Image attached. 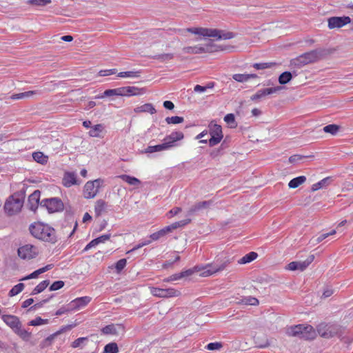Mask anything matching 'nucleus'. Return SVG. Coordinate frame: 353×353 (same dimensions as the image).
<instances>
[{
    "label": "nucleus",
    "instance_id": "obj_1",
    "mask_svg": "<svg viewBox=\"0 0 353 353\" xmlns=\"http://www.w3.org/2000/svg\"><path fill=\"white\" fill-rule=\"evenodd\" d=\"M31 234L41 241L54 243L57 241L54 230L41 222L34 223L30 226Z\"/></svg>",
    "mask_w": 353,
    "mask_h": 353
},
{
    "label": "nucleus",
    "instance_id": "obj_2",
    "mask_svg": "<svg viewBox=\"0 0 353 353\" xmlns=\"http://www.w3.org/2000/svg\"><path fill=\"white\" fill-rule=\"evenodd\" d=\"M185 31L202 36L203 37H216L219 40L230 39L234 37V34L231 32H225L217 29L204 28H189Z\"/></svg>",
    "mask_w": 353,
    "mask_h": 353
},
{
    "label": "nucleus",
    "instance_id": "obj_3",
    "mask_svg": "<svg viewBox=\"0 0 353 353\" xmlns=\"http://www.w3.org/2000/svg\"><path fill=\"white\" fill-rule=\"evenodd\" d=\"M23 203L24 196L19 192L14 193L5 202L3 207L5 212L8 216H13L19 213L23 208Z\"/></svg>",
    "mask_w": 353,
    "mask_h": 353
},
{
    "label": "nucleus",
    "instance_id": "obj_4",
    "mask_svg": "<svg viewBox=\"0 0 353 353\" xmlns=\"http://www.w3.org/2000/svg\"><path fill=\"white\" fill-rule=\"evenodd\" d=\"M286 333L288 336H299L305 340L312 339L315 337L316 333L311 325H296L287 329Z\"/></svg>",
    "mask_w": 353,
    "mask_h": 353
},
{
    "label": "nucleus",
    "instance_id": "obj_5",
    "mask_svg": "<svg viewBox=\"0 0 353 353\" xmlns=\"http://www.w3.org/2000/svg\"><path fill=\"white\" fill-rule=\"evenodd\" d=\"M228 265L225 261L221 263H209L206 265H196L192 268L194 273L201 272L200 275L203 277L209 276L218 272L223 270Z\"/></svg>",
    "mask_w": 353,
    "mask_h": 353
},
{
    "label": "nucleus",
    "instance_id": "obj_6",
    "mask_svg": "<svg viewBox=\"0 0 353 353\" xmlns=\"http://www.w3.org/2000/svg\"><path fill=\"white\" fill-rule=\"evenodd\" d=\"M321 55V52L319 50H314L310 52L302 54L296 59L292 60V64L301 67L305 65L314 63L319 60Z\"/></svg>",
    "mask_w": 353,
    "mask_h": 353
},
{
    "label": "nucleus",
    "instance_id": "obj_7",
    "mask_svg": "<svg viewBox=\"0 0 353 353\" xmlns=\"http://www.w3.org/2000/svg\"><path fill=\"white\" fill-rule=\"evenodd\" d=\"M104 180L97 179L88 181L83 188V196L85 199H92L98 193L99 188L103 185Z\"/></svg>",
    "mask_w": 353,
    "mask_h": 353
},
{
    "label": "nucleus",
    "instance_id": "obj_8",
    "mask_svg": "<svg viewBox=\"0 0 353 353\" xmlns=\"http://www.w3.org/2000/svg\"><path fill=\"white\" fill-rule=\"evenodd\" d=\"M150 291L153 296L159 298L176 297L179 296L181 294L179 290L172 288L164 289L160 288L150 287Z\"/></svg>",
    "mask_w": 353,
    "mask_h": 353
},
{
    "label": "nucleus",
    "instance_id": "obj_9",
    "mask_svg": "<svg viewBox=\"0 0 353 353\" xmlns=\"http://www.w3.org/2000/svg\"><path fill=\"white\" fill-rule=\"evenodd\" d=\"M319 335L325 339L336 336L339 332V327L335 324H320L317 327Z\"/></svg>",
    "mask_w": 353,
    "mask_h": 353
},
{
    "label": "nucleus",
    "instance_id": "obj_10",
    "mask_svg": "<svg viewBox=\"0 0 353 353\" xmlns=\"http://www.w3.org/2000/svg\"><path fill=\"white\" fill-rule=\"evenodd\" d=\"M210 134L211 136L208 141L210 146L212 147L219 143L223 139L221 126L215 123L210 124Z\"/></svg>",
    "mask_w": 353,
    "mask_h": 353
},
{
    "label": "nucleus",
    "instance_id": "obj_11",
    "mask_svg": "<svg viewBox=\"0 0 353 353\" xmlns=\"http://www.w3.org/2000/svg\"><path fill=\"white\" fill-rule=\"evenodd\" d=\"M37 248L30 244H27L18 249V255L23 259H30L37 255Z\"/></svg>",
    "mask_w": 353,
    "mask_h": 353
},
{
    "label": "nucleus",
    "instance_id": "obj_12",
    "mask_svg": "<svg viewBox=\"0 0 353 353\" xmlns=\"http://www.w3.org/2000/svg\"><path fill=\"white\" fill-rule=\"evenodd\" d=\"M41 204L45 206L50 213L58 212L63 209L62 201L57 198H51L41 201Z\"/></svg>",
    "mask_w": 353,
    "mask_h": 353
},
{
    "label": "nucleus",
    "instance_id": "obj_13",
    "mask_svg": "<svg viewBox=\"0 0 353 353\" xmlns=\"http://www.w3.org/2000/svg\"><path fill=\"white\" fill-rule=\"evenodd\" d=\"M314 256L310 255L305 261H292L288 265L287 270L294 271V270H305L309 265L314 261Z\"/></svg>",
    "mask_w": 353,
    "mask_h": 353
},
{
    "label": "nucleus",
    "instance_id": "obj_14",
    "mask_svg": "<svg viewBox=\"0 0 353 353\" xmlns=\"http://www.w3.org/2000/svg\"><path fill=\"white\" fill-rule=\"evenodd\" d=\"M351 19L349 17H333L328 19L330 29L339 28L350 23Z\"/></svg>",
    "mask_w": 353,
    "mask_h": 353
},
{
    "label": "nucleus",
    "instance_id": "obj_15",
    "mask_svg": "<svg viewBox=\"0 0 353 353\" xmlns=\"http://www.w3.org/2000/svg\"><path fill=\"white\" fill-rule=\"evenodd\" d=\"M282 88H283L281 86H276V87L268 88L259 90L254 94H253L251 97V100H252V101L260 100L262 98H263L268 95L278 92L279 91L281 90Z\"/></svg>",
    "mask_w": 353,
    "mask_h": 353
},
{
    "label": "nucleus",
    "instance_id": "obj_16",
    "mask_svg": "<svg viewBox=\"0 0 353 353\" xmlns=\"http://www.w3.org/2000/svg\"><path fill=\"white\" fill-rule=\"evenodd\" d=\"M90 301L91 298L90 296H82L77 298L68 304L69 310H71V311L79 310L86 306Z\"/></svg>",
    "mask_w": 353,
    "mask_h": 353
},
{
    "label": "nucleus",
    "instance_id": "obj_17",
    "mask_svg": "<svg viewBox=\"0 0 353 353\" xmlns=\"http://www.w3.org/2000/svg\"><path fill=\"white\" fill-rule=\"evenodd\" d=\"M212 203V201H204L195 203L187 212V216H190L203 209L209 208Z\"/></svg>",
    "mask_w": 353,
    "mask_h": 353
},
{
    "label": "nucleus",
    "instance_id": "obj_18",
    "mask_svg": "<svg viewBox=\"0 0 353 353\" xmlns=\"http://www.w3.org/2000/svg\"><path fill=\"white\" fill-rule=\"evenodd\" d=\"M1 319L13 331L21 323L19 319L14 315L3 314L1 316Z\"/></svg>",
    "mask_w": 353,
    "mask_h": 353
},
{
    "label": "nucleus",
    "instance_id": "obj_19",
    "mask_svg": "<svg viewBox=\"0 0 353 353\" xmlns=\"http://www.w3.org/2000/svg\"><path fill=\"white\" fill-rule=\"evenodd\" d=\"M183 133L181 131L172 132L170 135L165 137L163 139L164 143H168L169 149L174 146V143L177 141L183 139Z\"/></svg>",
    "mask_w": 353,
    "mask_h": 353
},
{
    "label": "nucleus",
    "instance_id": "obj_20",
    "mask_svg": "<svg viewBox=\"0 0 353 353\" xmlns=\"http://www.w3.org/2000/svg\"><path fill=\"white\" fill-rule=\"evenodd\" d=\"M122 96H136L145 93L144 88H139L134 86L121 87Z\"/></svg>",
    "mask_w": 353,
    "mask_h": 353
},
{
    "label": "nucleus",
    "instance_id": "obj_21",
    "mask_svg": "<svg viewBox=\"0 0 353 353\" xmlns=\"http://www.w3.org/2000/svg\"><path fill=\"white\" fill-rule=\"evenodd\" d=\"M108 205V203L105 202L103 199H99L96 201L94 205V213L95 216L99 217L101 216L103 214L107 212Z\"/></svg>",
    "mask_w": 353,
    "mask_h": 353
},
{
    "label": "nucleus",
    "instance_id": "obj_22",
    "mask_svg": "<svg viewBox=\"0 0 353 353\" xmlns=\"http://www.w3.org/2000/svg\"><path fill=\"white\" fill-rule=\"evenodd\" d=\"M40 199V191L35 190L33 193H32L28 197V205L29 208L32 211H34L39 205Z\"/></svg>",
    "mask_w": 353,
    "mask_h": 353
},
{
    "label": "nucleus",
    "instance_id": "obj_23",
    "mask_svg": "<svg viewBox=\"0 0 353 353\" xmlns=\"http://www.w3.org/2000/svg\"><path fill=\"white\" fill-rule=\"evenodd\" d=\"M77 183V174L74 172H65L63 178V184L65 187H70Z\"/></svg>",
    "mask_w": 353,
    "mask_h": 353
},
{
    "label": "nucleus",
    "instance_id": "obj_24",
    "mask_svg": "<svg viewBox=\"0 0 353 353\" xmlns=\"http://www.w3.org/2000/svg\"><path fill=\"white\" fill-rule=\"evenodd\" d=\"M168 143H163L161 144H159L157 145H149L148 146L145 150V153H153V152H161L163 150H166L169 149V145H168Z\"/></svg>",
    "mask_w": 353,
    "mask_h": 353
},
{
    "label": "nucleus",
    "instance_id": "obj_25",
    "mask_svg": "<svg viewBox=\"0 0 353 353\" xmlns=\"http://www.w3.org/2000/svg\"><path fill=\"white\" fill-rule=\"evenodd\" d=\"M332 181V179L331 177H325L323 179L321 180L320 181L313 184L312 185V191L314 192L318 190L325 188L327 187Z\"/></svg>",
    "mask_w": 353,
    "mask_h": 353
},
{
    "label": "nucleus",
    "instance_id": "obj_26",
    "mask_svg": "<svg viewBox=\"0 0 353 353\" xmlns=\"http://www.w3.org/2000/svg\"><path fill=\"white\" fill-rule=\"evenodd\" d=\"M104 126L103 124H97L91 128L88 132V134L91 137L99 138L101 137V133L104 131Z\"/></svg>",
    "mask_w": 353,
    "mask_h": 353
},
{
    "label": "nucleus",
    "instance_id": "obj_27",
    "mask_svg": "<svg viewBox=\"0 0 353 353\" xmlns=\"http://www.w3.org/2000/svg\"><path fill=\"white\" fill-rule=\"evenodd\" d=\"M118 330H123V327L121 326V325L111 324L105 326L101 331L104 334L116 335L118 334Z\"/></svg>",
    "mask_w": 353,
    "mask_h": 353
},
{
    "label": "nucleus",
    "instance_id": "obj_28",
    "mask_svg": "<svg viewBox=\"0 0 353 353\" xmlns=\"http://www.w3.org/2000/svg\"><path fill=\"white\" fill-rule=\"evenodd\" d=\"M134 112L137 113L139 112H148L151 114L156 113V109L151 103H145L142 105L138 106L134 109Z\"/></svg>",
    "mask_w": 353,
    "mask_h": 353
},
{
    "label": "nucleus",
    "instance_id": "obj_29",
    "mask_svg": "<svg viewBox=\"0 0 353 353\" xmlns=\"http://www.w3.org/2000/svg\"><path fill=\"white\" fill-rule=\"evenodd\" d=\"M182 51L184 54H202L203 49L201 48V45H195L193 46H186L183 48Z\"/></svg>",
    "mask_w": 353,
    "mask_h": 353
},
{
    "label": "nucleus",
    "instance_id": "obj_30",
    "mask_svg": "<svg viewBox=\"0 0 353 353\" xmlns=\"http://www.w3.org/2000/svg\"><path fill=\"white\" fill-rule=\"evenodd\" d=\"M201 48L203 49V53H212L223 50L219 46L215 45L212 41L201 46Z\"/></svg>",
    "mask_w": 353,
    "mask_h": 353
},
{
    "label": "nucleus",
    "instance_id": "obj_31",
    "mask_svg": "<svg viewBox=\"0 0 353 353\" xmlns=\"http://www.w3.org/2000/svg\"><path fill=\"white\" fill-rule=\"evenodd\" d=\"M118 178L121 179L125 182L128 183L129 185H134V186H139L141 185V181L134 176H131L130 175L127 174H122L117 176Z\"/></svg>",
    "mask_w": 353,
    "mask_h": 353
},
{
    "label": "nucleus",
    "instance_id": "obj_32",
    "mask_svg": "<svg viewBox=\"0 0 353 353\" xmlns=\"http://www.w3.org/2000/svg\"><path fill=\"white\" fill-rule=\"evenodd\" d=\"M122 96L121 88L106 90L102 95L95 97L96 99H102L105 97Z\"/></svg>",
    "mask_w": 353,
    "mask_h": 353
},
{
    "label": "nucleus",
    "instance_id": "obj_33",
    "mask_svg": "<svg viewBox=\"0 0 353 353\" xmlns=\"http://www.w3.org/2000/svg\"><path fill=\"white\" fill-rule=\"evenodd\" d=\"M14 332L25 341L29 340L31 336V334L29 332L22 328L21 323L14 330Z\"/></svg>",
    "mask_w": 353,
    "mask_h": 353
},
{
    "label": "nucleus",
    "instance_id": "obj_34",
    "mask_svg": "<svg viewBox=\"0 0 353 353\" xmlns=\"http://www.w3.org/2000/svg\"><path fill=\"white\" fill-rule=\"evenodd\" d=\"M305 181L306 177L305 176H300L292 179L289 182L288 186L290 188H296L299 187L300 185L303 184Z\"/></svg>",
    "mask_w": 353,
    "mask_h": 353
},
{
    "label": "nucleus",
    "instance_id": "obj_35",
    "mask_svg": "<svg viewBox=\"0 0 353 353\" xmlns=\"http://www.w3.org/2000/svg\"><path fill=\"white\" fill-rule=\"evenodd\" d=\"M32 158L33 159L42 165H44L47 163L48 162V157L44 155L43 152H35L32 154Z\"/></svg>",
    "mask_w": 353,
    "mask_h": 353
},
{
    "label": "nucleus",
    "instance_id": "obj_36",
    "mask_svg": "<svg viewBox=\"0 0 353 353\" xmlns=\"http://www.w3.org/2000/svg\"><path fill=\"white\" fill-rule=\"evenodd\" d=\"M190 221H191L190 219H185L184 220H181L180 221H177V222L173 223L170 225L166 226V228H170L169 229V232H171L172 230H175V229L178 228H181V227L185 226V225H187L189 223H190Z\"/></svg>",
    "mask_w": 353,
    "mask_h": 353
},
{
    "label": "nucleus",
    "instance_id": "obj_37",
    "mask_svg": "<svg viewBox=\"0 0 353 353\" xmlns=\"http://www.w3.org/2000/svg\"><path fill=\"white\" fill-rule=\"evenodd\" d=\"M257 256H258L257 253H256L254 252H249L248 254H247L244 256H243L239 261V263L241 264H245V263H250V262L254 261L255 259H256Z\"/></svg>",
    "mask_w": 353,
    "mask_h": 353
},
{
    "label": "nucleus",
    "instance_id": "obj_38",
    "mask_svg": "<svg viewBox=\"0 0 353 353\" xmlns=\"http://www.w3.org/2000/svg\"><path fill=\"white\" fill-rule=\"evenodd\" d=\"M50 284V281L48 280H45L39 283L32 290V294H37L39 293L42 292Z\"/></svg>",
    "mask_w": 353,
    "mask_h": 353
},
{
    "label": "nucleus",
    "instance_id": "obj_39",
    "mask_svg": "<svg viewBox=\"0 0 353 353\" xmlns=\"http://www.w3.org/2000/svg\"><path fill=\"white\" fill-rule=\"evenodd\" d=\"M169 229L170 228L165 227L159 231L152 234L150 237L152 241H157L169 233Z\"/></svg>",
    "mask_w": 353,
    "mask_h": 353
},
{
    "label": "nucleus",
    "instance_id": "obj_40",
    "mask_svg": "<svg viewBox=\"0 0 353 353\" xmlns=\"http://www.w3.org/2000/svg\"><path fill=\"white\" fill-rule=\"evenodd\" d=\"M292 75L290 72H284L279 77V82L280 84H286L291 81Z\"/></svg>",
    "mask_w": 353,
    "mask_h": 353
},
{
    "label": "nucleus",
    "instance_id": "obj_41",
    "mask_svg": "<svg viewBox=\"0 0 353 353\" xmlns=\"http://www.w3.org/2000/svg\"><path fill=\"white\" fill-rule=\"evenodd\" d=\"M276 63L275 62H265V63H256L253 64V68L256 70H265L267 68H271L275 66Z\"/></svg>",
    "mask_w": 353,
    "mask_h": 353
},
{
    "label": "nucleus",
    "instance_id": "obj_42",
    "mask_svg": "<svg viewBox=\"0 0 353 353\" xmlns=\"http://www.w3.org/2000/svg\"><path fill=\"white\" fill-rule=\"evenodd\" d=\"M340 129V126L336 124H329L323 128V131L332 135H336Z\"/></svg>",
    "mask_w": 353,
    "mask_h": 353
},
{
    "label": "nucleus",
    "instance_id": "obj_43",
    "mask_svg": "<svg viewBox=\"0 0 353 353\" xmlns=\"http://www.w3.org/2000/svg\"><path fill=\"white\" fill-rule=\"evenodd\" d=\"M119 347L116 343H110L104 347L103 353H118Z\"/></svg>",
    "mask_w": 353,
    "mask_h": 353
},
{
    "label": "nucleus",
    "instance_id": "obj_44",
    "mask_svg": "<svg viewBox=\"0 0 353 353\" xmlns=\"http://www.w3.org/2000/svg\"><path fill=\"white\" fill-rule=\"evenodd\" d=\"M141 72L139 71H127V72H121L118 73V77L121 78L129 77V78H136L140 77Z\"/></svg>",
    "mask_w": 353,
    "mask_h": 353
},
{
    "label": "nucleus",
    "instance_id": "obj_45",
    "mask_svg": "<svg viewBox=\"0 0 353 353\" xmlns=\"http://www.w3.org/2000/svg\"><path fill=\"white\" fill-rule=\"evenodd\" d=\"M24 288V284L23 283H19L16 285H14L9 292V295L10 296H14L19 294Z\"/></svg>",
    "mask_w": 353,
    "mask_h": 353
},
{
    "label": "nucleus",
    "instance_id": "obj_46",
    "mask_svg": "<svg viewBox=\"0 0 353 353\" xmlns=\"http://www.w3.org/2000/svg\"><path fill=\"white\" fill-rule=\"evenodd\" d=\"M88 341V337H80L74 341L71 345L73 348L82 347L83 345Z\"/></svg>",
    "mask_w": 353,
    "mask_h": 353
},
{
    "label": "nucleus",
    "instance_id": "obj_47",
    "mask_svg": "<svg viewBox=\"0 0 353 353\" xmlns=\"http://www.w3.org/2000/svg\"><path fill=\"white\" fill-rule=\"evenodd\" d=\"M183 121V118L179 116L168 117L165 119V121L168 124H178L182 123Z\"/></svg>",
    "mask_w": 353,
    "mask_h": 353
},
{
    "label": "nucleus",
    "instance_id": "obj_48",
    "mask_svg": "<svg viewBox=\"0 0 353 353\" xmlns=\"http://www.w3.org/2000/svg\"><path fill=\"white\" fill-rule=\"evenodd\" d=\"M48 323V319H41V317H37L34 319L30 321L29 322V325H32V326H38V325L47 324Z\"/></svg>",
    "mask_w": 353,
    "mask_h": 353
},
{
    "label": "nucleus",
    "instance_id": "obj_49",
    "mask_svg": "<svg viewBox=\"0 0 353 353\" xmlns=\"http://www.w3.org/2000/svg\"><path fill=\"white\" fill-rule=\"evenodd\" d=\"M241 303H243L245 305H256L259 303V301L256 298L248 296L243 298L241 300Z\"/></svg>",
    "mask_w": 353,
    "mask_h": 353
},
{
    "label": "nucleus",
    "instance_id": "obj_50",
    "mask_svg": "<svg viewBox=\"0 0 353 353\" xmlns=\"http://www.w3.org/2000/svg\"><path fill=\"white\" fill-rule=\"evenodd\" d=\"M51 3V0H29L28 3L37 6H44Z\"/></svg>",
    "mask_w": 353,
    "mask_h": 353
},
{
    "label": "nucleus",
    "instance_id": "obj_51",
    "mask_svg": "<svg viewBox=\"0 0 353 353\" xmlns=\"http://www.w3.org/2000/svg\"><path fill=\"white\" fill-rule=\"evenodd\" d=\"M117 72V70L115 69V68H113V69H106V70H101L98 74L99 76L100 77H106V76H110V75H112V74H116Z\"/></svg>",
    "mask_w": 353,
    "mask_h": 353
},
{
    "label": "nucleus",
    "instance_id": "obj_52",
    "mask_svg": "<svg viewBox=\"0 0 353 353\" xmlns=\"http://www.w3.org/2000/svg\"><path fill=\"white\" fill-rule=\"evenodd\" d=\"M127 261L125 259H121L119 260L115 265V268L117 272H120L121 270H123L125 267Z\"/></svg>",
    "mask_w": 353,
    "mask_h": 353
},
{
    "label": "nucleus",
    "instance_id": "obj_53",
    "mask_svg": "<svg viewBox=\"0 0 353 353\" xmlns=\"http://www.w3.org/2000/svg\"><path fill=\"white\" fill-rule=\"evenodd\" d=\"M223 347L221 342L210 343L207 345L206 348L209 350H219Z\"/></svg>",
    "mask_w": 353,
    "mask_h": 353
},
{
    "label": "nucleus",
    "instance_id": "obj_54",
    "mask_svg": "<svg viewBox=\"0 0 353 353\" xmlns=\"http://www.w3.org/2000/svg\"><path fill=\"white\" fill-rule=\"evenodd\" d=\"M155 58L161 61H169L174 58V54L172 53L161 54L155 56Z\"/></svg>",
    "mask_w": 353,
    "mask_h": 353
},
{
    "label": "nucleus",
    "instance_id": "obj_55",
    "mask_svg": "<svg viewBox=\"0 0 353 353\" xmlns=\"http://www.w3.org/2000/svg\"><path fill=\"white\" fill-rule=\"evenodd\" d=\"M64 286V282L62 281H54L50 287V291H55L62 288Z\"/></svg>",
    "mask_w": 353,
    "mask_h": 353
},
{
    "label": "nucleus",
    "instance_id": "obj_56",
    "mask_svg": "<svg viewBox=\"0 0 353 353\" xmlns=\"http://www.w3.org/2000/svg\"><path fill=\"white\" fill-rule=\"evenodd\" d=\"M232 78L238 82H246L248 81L247 74H235L232 76Z\"/></svg>",
    "mask_w": 353,
    "mask_h": 353
},
{
    "label": "nucleus",
    "instance_id": "obj_57",
    "mask_svg": "<svg viewBox=\"0 0 353 353\" xmlns=\"http://www.w3.org/2000/svg\"><path fill=\"white\" fill-rule=\"evenodd\" d=\"M99 244V242L97 238H96V239L92 240L88 244H87V245L84 248L83 251V252H87L90 249L97 246Z\"/></svg>",
    "mask_w": 353,
    "mask_h": 353
},
{
    "label": "nucleus",
    "instance_id": "obj_58",
    "mask_svg": "<svg viewBox=\"0 0 353 353\" xmlns=\"http://www.w3.org/2000/svg\"><path fill=\"white\" fill-rule=\"evenodd\" d=\"M99 244V242L97 238H96V239L92 240L88 244H87V245L84 248L83 251V252H87L90 249L97 246Z\"/></svg>",
    "mask_w": 353,
    "mask_h": 353
},
{
    "label": "nucleus",
    "instance_id": "obj_59",
    "mask_svg": "<svg viewBox=\"0 0 353 353\" xmlns=\"http://www.w3.org/2000/svg\"><path fill=\"white\" fill-rule=\"evenodd\" d=\"M224 121L228 124H234V127L236 126L235 118L233 114H228L224 117Z\"/></svg>",
    "mask_w": 353,
    "mask_h": 353
},
{
    "label": "nucleus",
    "instance_id": "obj_60",
    "mask_svg": "<svg viewBox=\"0 0 353 353\" xmlns=\"http://www.w3.org/2000/svg\"><path fill=\"white\" fill-rule=\"evenodd\" d=\"M181 212V208H179V207H176V208H174L172 210H170L168 212L167 215H168V217H172V216L178 214Z\"/></svg>",
    "mask_w": 353,
    "mask_h": 353
},
{
    "label": "nucleus",
    "instance_id": "obj_61",
    "mask_svg": "<svg viewBox=\"0 0 353 353\" xmlns=\"http://www.w3.org/2000/svg\"><path fill=\"white\" fill-rule=\"evenodd\" d=\"M181 279H182V277L181 276V274L179 272V273L174 274L170 276L168 278L165 279L164 281L166 282H170V281H176V280H179Z\"/></svg>",
    "mask_w": 353,
    "mask_h": 353
},
{
    "label": "nucleus",
    "instance_id": "obj_62",
    "mask_svg": "<svg viewBox=\"0 0 353 353\" xmlns=\"http://www.w3.org/2000/svg\"><path fill=\"white\" fill-rule=\"evenodd\" d=\"M39 274H41V272H40V270L38 269V270H35L34 272H33L32 273H31L30 274H29L28 276L24 277L21 280L24 281V280H27V279H34V278H37Z\"/></svg>",
    "mask_w": 353,
    "mask_h": 353
},
{
    "label": "nucleus",
    "instance_id": "obj_63",
    "mask_svg": "<svg viewBox=\"0 0 353 353\" xmlns=\"http://www.w3.org/2000/svg\"><path fill=\"white\" fill-rule=\"evenodd\" d=\"M110 236H111L110 234H103V235H101V236L97 237V239H98L99 243H103L110 239Z\"/></svg>",
    "mask_w": 353,
    "mask_h": 353
},
{
    "label": "nucleus",
    "instance_id": "obj_64",
    "mask_svg": "<svg viewBox=\"0 0 353 353\" xmlns=\"http://www.w3.org/2000/svg\"><path fill=\"white\" fill-rule=\"evenodd\" d=\"M180 274H181V276L182 278H184V277H188V276L192 275L194 274V271H193L192 268H190V269L186 270L185 271L181 272Z\"/></svg>",
    "mask_w": 353,
    "mask_h": 353
}]
</instances>
